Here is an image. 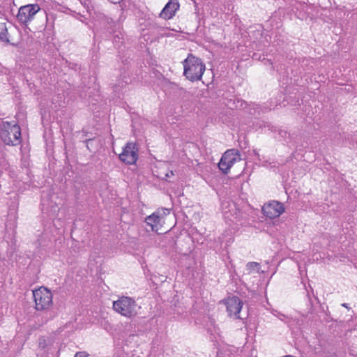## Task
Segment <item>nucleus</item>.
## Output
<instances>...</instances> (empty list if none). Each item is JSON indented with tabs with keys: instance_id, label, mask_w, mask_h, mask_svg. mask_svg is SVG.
Segmentation results:
<instances>
[{
	"instance_id": "obj_9",
	"label": "nucleus",
	"mask_w": 357,
	"mask_h": 357,
	"mask_svg": "<svg viewBox=\"0 0 357 357\" xmlns=\"http://www.w3.org/2000/svg\"><path fill=\"white\" fill-rule=\"evenodd\" d=\"M225 305L227 311L230 317H234L235 319H240L239 314L243 303L238 297L234 296L229 297L225 301Z\"/></svg>"
},
{
	"instance_id": "obj_24",
	"label": "nucleus",
	"mask_w": 357,
	"mask_h": 357,
	"mask_svg": "<svg viewBox=\"0 0 357 357\" xmlns=\"http://www.w3.org/2000/svg\"><path fill=\"white\" fill-rule=\"evenodd\" d=\"M284 357H294V356H285Z\"/></svg>"
},
{
	"instance_id": "obj_21",
	"label": "nucleus",
	"mask_w": 357,
	"mask_h": 357,
	"mask_svg": "<svg viewBox=\"0 0 357 357\" xmlns=\"http://www.w3.org/2000/svg\"><path fill=\"white\" fill-rule=\"evenodd\" d=\"M113 3H119L121 0H109Z\"/></svg>"
},
{
	"instance_id": "obj_7",
	"label": "nucleus",
	"mask_w": 357,
	"mask_h": 357,
	"mask_svg": "<svg viewBox=\"0 0 357 357\" xmlns=\"http://www.w3.org/2000/svg\"><path fill=\"white\" fill-rule=\"evenodd\" d=\"M138 158V149L134 143L128 142L123 147V151L119 154V159L128 164L133 165Z\"/></svg>"
},
{
	"instance_id": "obj_5",
	"label": "nucleus",
	"mask_w": 357,
	"mask_h": 357,
	"mask_svg": "<svg viewBox=\"0 0 357 357\" xmlns=\"http://www.w3.org/2000/svg\"><path fill=\"white\" fill-rule=\"evenodd\" d=\"M241 160L240 152L234 149H229L222 155L218 163V167L224 174H227L234 164Z\"/></svg>"
},
{
	"instance_id": "obj_2",
	"label": "nucleus",
	"mask_w": 357,
	"mask_h": 357,
	"mask_svg": "<svg viewBox=\"0 0 357 357\" xmlns=\"http://www.w3.org/2000/svg\"><path fill=\"white\" fill-rule=\"evenodd\" d=\"M0 136L2 141L7 145L17 146L22 142L21 129L16 123L3 122Z\"/></svg>"
},
{
	"instance_id": "obj_16",
	"label": "nucleus",
	"mask_w": 357,
	"mask_h": 357,
	"mask_svg": "<svg viewBox=\"0 0 357 357\" xmlns=\"http://www.w3.org/2000/svg\"><path fill=\"white\" fill-rule=\"evenodd\" d=\"M227 352L228 357H237V354L239 352V350L234 347H231L228 349Z\"/></svg>"
},
{
	"instance_id": "obj_18",
	"label": "nucleus",
	"mask_w": 357,
	"mask_h": 357,
	"mask_svg": "<svg viewBox=\"0 0 357 357\" xmlns=\"http://www.w3.org/2000/svg\"><path fill=\"white\" fill-rule=\"evenodd\" d=\"M89 355L85 351H79L75 354L74 357H87Z\"/></svg>"
},
{
	"instance_id": "obj_11",
	"label": "nucleus",
	"mask_w": 357,
	"mask_h": 357,
	"mask_svg": "<svg viewBox=\"0 0 357 357\" xmlns=\"http://www.w3.org/2000/svg\"><path fill=\"white\" fill-rule=\"evenodd\" d=\"M178 8L179 3L178 0H169L162 10L160 16L165 19H171L175 15Z\"/></svg>"
},
{
	"instance_id": "obj_3",
	"label": "nucleus",
	"mask_w": 357,
	"mask_h": 357,
	"mask_svg": "<svg viewBox=\"0 0 357 357\" xmlns=\"http://www.w3.org/2000/svg\"><path fill=\"white\" fill-rule=\"evenodd\" d=\"M113 309L117 313L127 318H132L137 314V305L135 301L128 296H121L113 302Z\"/></svg>"
},
{
	"instance_id": "obj_13",
	"label": "nucleus",
	"mask_w": 357,
	"mask_h": 357,
	"mask_svg": "<svg viewBox=\"0 0 357 357\" xmlns=\"http://www.w3.org/2000/svg\"><path fill=\"white\" fill-rule=\"evenodd\" d=\"M303 10L306 13V16L305 17H303V18L305 17V18H310V19H313V18H317V17H321V15H322V13H321V15L319 14V13L321 10V11H326V10H324L322 8H319L317 7H314V6H308V5H303Z\"/></svg>"
},
{
	"instance_id": "obj_17",
	"label": "nucleus",
	"mask_w": 357,
	"mask_h": 357,
	"mask_svg": "<svg viewBox=\"0 0 357 357\" xmlns=\"http://www.w3.org/2000/svg\"><path fill=\"white\" fill-rule=\"evenodd\" d=\"M259 264L257 262H249L246 265L247 270L249 272H251L252 270H255V268H259Z\"/></svg>"
},
{
	"instance_id": "obj_20",
	"label": "nucleus",
	"mask_w": 357,
	"mask_h": 357,
	"mask_svg": "<svg viewBox=\"0 0 357 357\" xmlns=\"http://www.w3.org/2000/svg\"><path fill=\"white\" fill-rule=\"evenodd\" d=\"M162 211H163V215H166L167 214L169 213V211L168 209H167V208H163Z\"/></svg>"
},
{
	"instance_id": "obj_1",
	"label": "nucleus",
	"mask_w": 357,
	"mask_h": 357,
	"mask_svg": "<svg viewBox=\"0 0 357 357\" xmlns=\"http://www.w3.org/2000/svg\"><path fill=\"white\" fill-rule=\"evenodd\" d=\"M183 74L186 78L192 82L200 80L205 71V64L202 61L193 56L188 54L183 61Z\"/></svg>"
},
{
	"instance_id": "obj_23",
	"label": "nucleus",
	"mask_w": 357,
	"mask_h": 357,
	"mask_svg": "<svg viewBox=\"0 0 357 357\" xmlns=\"http://www.w3.org/2000/svg\"><path fill=\"white\" fill-rule=\"evenodd\" d=\"M46 20H47V22L49 21V16L47 15H46Z\"/></svg>"
},
{
	"instance_id": "obj_22",
	"label": "nucleus",
	"mask_w": 357,
	"mask_h": 357,
	"mask_svg": "<svg viewBox=\"0 0 357 357\" xmlns=\"http://www.w3.org/2000/svg\"><path fill=\"white\" fill-rule=\"evenodd\" d=\"M342 305L343 307H348V306H347V303H343Z\"/></svg>"
},
{
	"instance_id": "obj_12",
	"label": "nucleus",
	"mask_w": 357,
	"mask_h": 357,
	"mask_svg": "<svg viewBox=\"0 0 357 357\" xmlns=\"http://www.w3.org/2000/svg\"><path fill=\"white\" fill-rule=\"evenodd\" d=\"M162 218L160 216V211H155L146 217L145 222L151 227L152 231H157L162 226Z\"/></svg>"
},
{
	"instance_id": "obj_4",
	"label": "nucleus",
	"mask_w": 357,
	"mask_h": 357,
	"mask_svg": "<svg viewBox=\"0 0 357 357\" xmlns=\"http://www.w3.org/2000/svg\"><path fill=\"white\" fill-rule=\"evenodd\" d=\"M33 296L37 310H47L53 304L52 294L45 287L33 291Z\"/></svg>"
},
{
	"instance_id": "obj_19",
	"label": "nucleus",
	"mask_w": 357,
	"mask_h": 357,
	"mask_svg": "<svg viewBox=\"0 0 357 357\" xmlns=\"http://www.w3.org/2000/svg\"><path fill=\"white\" fill-rule=\"evenodd\" d=\"M272 313L281 320H283V318L285 317L284 314L278 312L276 310H274Z\"/></svg>"
},
{
	"instance_id": "obj_10",
	"label": "nucleus",
	"mask_w": 357,
	"mask_h": 357,
	"mask_svg": "<svg viewBox=\"0 0 357 357\" xmlns=\"http://www.w3.org/2000/svg\"><path fill=\"white\" fill-rule=\"evenodd\" d=\"M221 208L226 220L234 222L237 218L238 211L234 203L223 202Z\"/></svg>"
},
{
	"instance_id": "obj_8",
	"label": "nucleus",
	"mask_w": 357,
	"mask_h": 357,
	"mask_svg": "<svg viewBox=\"0 0 357 357\" xmlns=\"http://www.w3.org/2000/svg\"><path fill=\"white\" fill-rule=\"evenodd\" d=\"M262 211L265 216L273 219L279 217L284 211V207L281 202L272 201L265 204L262 207Z\"/></svg>"
},
{
	"instance_id": "obj_6",
	"label": "nucleus",
	"mask_w": 357,
	"mask_h": 357,
	"mask_svg": "<svg viewBox=\"0 0 357 357\" xmlns=\"http://www.w3.org/2000/svg\"><path fill=\"white\" fill-rule=\"evenodd\" d=\"M40 10V8L37 3L22 6L19 8L17 20L20 23L26 26Z\"/></svg>"
},
{
	"instance_id": "obj_15",
	"label": "nucleus",
	"mask_w": 357,
	"mask_h": 357,
	"mask_svg": "<svg viewBox=\"0 0 357 357\" xmlns=\"http://www.w3.org/2000/svg\"><path fill=\"white\" fill-rule=\"evenodd\" d=\"M6 230L8 232H11L10 233V235L12 236H14V234H15V229L16 227V224H15V221H14L13 223H6Z\"/></svg>"
},
{
	"instance_id": "obj_14",
	"label": "nucleus",
	"mask_w": 357,
	"mask_h": 357,
	"mask_svg": "<svg viewBox=\"0 0 357 357\" xmlns=\"http://www.w3.org/2000/svg\"><path fill=\"white\" fill-rule=\"evenodd\" d=\"M0 18L3 20V22H0V40L6 43L9 42V39L8 38V29L6 25L5 19L1 17V14H0Z\"/></svg>"
}]
</instances>
